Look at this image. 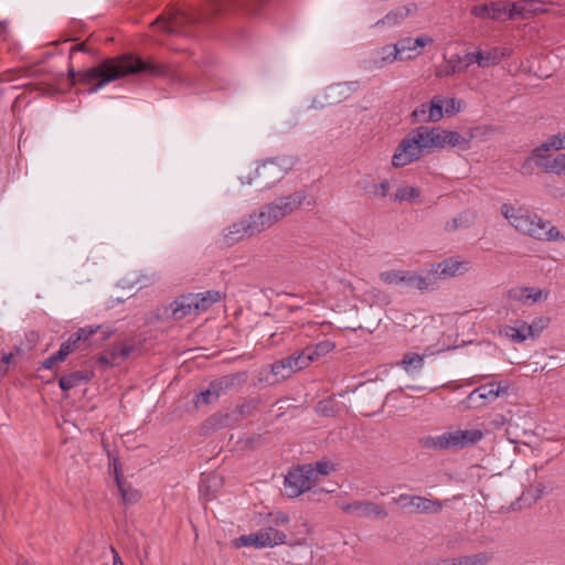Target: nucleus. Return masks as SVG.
<instances>
[{
	"mask_svg": "<svg viewBox=\"0 0 565 565\" xmlns=\"http://www.w3.org/2000/svg\"><path fill=\"white\" fill-rule=\"evenodd\" d=\"M148 75L153 77H170L172 71L168 65L156 62L151 58H142L135 54H122L115 57L104 58L96 66L76 72L71 65L67 70V77L71 85L81 83L93 84L89 93H96L105 85L129 75Z\"/></svg>",
	"mask_w": 565,
	"mask_h": 565,
	"instance_id": "obj_1",
	"label": "nucleus"
},
{
	"mask_svg": "<svg viewBox=\"0 0 565 565\" xmlns=\"http://www.w3.org/2000/svg\"><path fill=\"white\" fill-rule=\"evenodd\" d=\"M267 0H203L200 9L191 11L173 9L169 17L160 15L153 24H162L168 33L181 32L184 28L210 22L227 12L241 11L258 14Z\"/></svg>",
	"mask_w": 565,
	"mask_h": 565,
	"instance_id": "obj_2",
	"label": "nucleus"
},
{
	"mask_svg": "<svg viewBox=\"0 0 565 565\" xmlns=\"http://www.w3.org/2000/svg\"><path fill=\"white\" fill-rule=\"evenodd\" d=\"M501 213L518 232L524 235L548 242L564 239V236L555 226H552L550 222L542 220L536 214H530L508 203L501 205Z\"/></svg>",
	"mask_w": 565,
	"mask_h": 565,
	"instance_id": "obj_3",
	"label": "nucleus"
},
{
	"mask_svg": "<svg viewBox=\"0 0 565 565\" xmlns=\"http://www.w3.org/2000/svg\"><path fill=\"white\" fill-rule=\"evenodd\" d=\"M298 158L292 154L278 156L263 161L253 173L241 177L244 184L255 185L259 189H269L297 164Z\"/></svg>",
	"mask_w": 565,
	"mask_h": 565,
	"instance_id": "obj_4",
	"label": "nucleus"
},
{
	"mask_svg": "<svg viewBox=\"0 0 565 565\" xmlns=\"http://www.w3.org/2000/svg\"><path fill=\"white\" fill-rule=\"evenodd\" d=\"M484 434L480 429H456L437 436H425L419 439V445L428 450L463 449L478 444Z\"/></svg>",
	"mask_w": 565,
	"mask_h": 565,
	"instance_id": "obj_5",
	"label": "nucleus"
},
{
	"mask_svg": "<svg viewBox=\"0 0 565 565\" xmlns=\"http://www.w3.org/2000/svg\"><path fill=\"white\" fill-rule=\"evenodd\" d=\"M114 333L108 326H86L72 333L58 349L61 356L65 359L77 350H87L106 342Z\"/></svg>",
	"mask_w": 565,
	"mask_h": 565,
	"instance_id": "obj_6",
	"label": "nucleus"
},
{
	"mask_svg": "<svg viewBox=\"0 0 565 565\" xmlns=\"http://www.w3.org/2000/svg\"><path fill=\"white\" fill-rule=\"evenodd\" d=\"M380 279L387 285H403L419 291L433 289L435 285V278H431L429 275H419L413 270L391 269L382 271L380 273Z\"/></svg>",
	"mask_w": 565,
	"mask_h": 565,
	"instance_id": "obj_7",
	"label": "nucleus"
},
{
	"mask_svg": "<svg viewBox=\"0 0 565 565\" xmlns=\"http://www.w3.org/2000/svg\"><path fill=\"white\" fill-rule=\"evenodd\" d=\"M311 471L312 463L299 465L288 471L285 477V490L289 498H297L316 486Z\"/></svg>",
	"mask_w": 565,
	"mask_h": 565,
	"instance_id": "obj_8",
	"label": "nucleus"
},
{
	"mask_svg": "<svg viewBox=\"0 0 565 565\" xmlns=\"http://www.w3.org/2000/svg\"><path fill=\"white\" fill-rule=\"evenodd\" d=\"M245 373L228 374L212 381L205 391L198 395L196 404L209 405L216 402L223 394L235 385L245 382Z\"/></svg>",
	"mask_w": 565,
	"mask_h": 565,
	"instance_id": "obj_9",
	"label": "nucleus"
},
{
	"mask_svg": "<svg viewBox=\"0 0 565 565\" xmlns=\"http://www.w3.org/2000/svg\"><path fill=\"white\" fill-rule=\"evenodd\" d=\"M393 502L411 513L437 514L443 510L441 501L420 495L402 493L398 497L393 498Z\"/></svg>",
	"mask_w": 565,
	"mask_h": 565,
	"instance_id": "obj_10",
	"label": "nucleus"
},
{
	"mask_svg": "<svg viewBox=\"0 0 565 565\" xmlns=\"http://www.w3.org/2000/svg\"><path fill=\"white\" fill-rule=\"evenodd\" d=\"M423 148L415 138L413 132H409L397 146L395 153L392 157V164L396 168L405 167L422 157Z\"/></svg>",
	"mask_w": 565,
	"mask_h": 565,
	"instance_id": "obj_11",
	"label": "nucleus"
},
{
	"mask_svg": "<svg viewBox=\"0 0 565 565\" xmlns=\"http://www.w3.org/2000/svg\"><path fill=\"white\" fill-rule=\"evenodd\" d=\"M307 199V193L305 191H296L289 195L280 196L275 201L267 203V207L269 209L271 215L274 216L276 223L284 218L285 216L297 211L302 203Z\"/></svg>",
	"mask_w": 565,
	"mask_h": 565,
	"instance_id": "obj_12",
	"label": "nucleus"
},
{
	"mask_svg": "<svg viewBox=\"0 0 565 565\" xmlns=\"http://www.w3.org/2000/svg\"><path fill=\"white\" fill-rule=\"evenodd\" d=\"M342 511L347 514L356 518H375L385 519L388 513L383 505L366 500H358L351 503H345L341 507Z\"/></svg>",
	"mask_w": 565,
	"mask_h": 565,
	"instance_id": "obj_13",
	"label": "nucleus"
},
{
	"mask_svg": "<svg viewBox=\"0 0 565 565\" xmlns=\"http://www.w3.org/2000/svg\"><path fill=\"white\" fill-rule=\"evenodd\" d=\"M193 299L195 298L192 294L179 296L169 306L163 307L162 316L179 321L190 315H198Z\"/></svg>",
	"mask_w": 565,
	"mask_h": 565,
	"instance_id": "obj_14",
	"label": "nucleus"
},
{
	"mask_svg": "<svg viewBox=\"0 0 565 565\" xmlns=\"http://www.w3.org/2000/svg\"><path fill=\"white\" fill-rule=\"evenodd\" d=\"M531 161H534L535 164L543 169L546 173H555L557 175H565V152L559 153L556 157H551L546 153H541V157H532L523 163L522 168L526 169Z\"/></svg>",
	"mask_w": 565,
	"mask_h": 565,
	"instance_id": "obj_15",
	"label": "nucleus"
},
{
	"mask_svg": "<svg viewBox=\"0 0 565 565\" xmlns=\"http://www.w3.org/2000/svg\"><path fill=\"white\" fill-rule=\"evenodd\" d=\"M359 87V82H342L329 85L323 92V100L328 106L345 100Z\"/></svg>",
	"mask_w": 565,
	"mask_h": 565,
	"instance_id": "obj_16",
	"label": "nucleus"
},
{
	"mask_svg": "<svg viewBox=\"0 0 565 565\" xmlns=\"http://www.w3.org/2000/svg\"><path fill=\"white\" fill-rule=\"evenodd\" d=\"M544 11L542 2L539 0H520L512 2L509 19H526Z\"/></svg>",
	"mask_w": 565,
	"mask_h": 565,
	"instance_id": "obj_17",
	"label": "nucleus"
},
{
	"mask_svg": "<svg viewBox=\"0 0 565 565\" xmlns=\"http://www.w3.org/2000/svg\"><path fill=\"white\" fill-rule=\"evenodd\" d=\"M436 148L457 147L461 150L469 148V139L462 137L458 131H450L436 127Z\"/></svg>",
	"mask_w": 565,
	"mask_h": 565,
	"instance_id": "obj_18",
	"label": "nucleus"
},
{
	"mask_svg": "<svg viewBox=\"0 0 565 565\" xmlns=\"http://www.w3.org/2000/svg\"><path fill=\"white\" fill-rule=\"evenodd\" d=\"M468 262H459L455 258H447L436 265H433L431 273L438 278L454 277L457 274H463L468 270Z\"/></svg>",
	"mask_w": 565,
	"mask_h": 565,
	"instance_id": "obj_19",
	"label": "nucleus"
},
{
	"mask_svg": "<svg viewBox=\"0 0 565 565\" xmlns=\"http://www.w3.org/2000/svg\"><path fill=\"white\" fill-rule=\"evenodd\" d=\"M255 236V233L250 228V223L247 217H244L226 228L224 239L227 245H234L235 243Z\"/></svg>",
	"mask_w": 565,
	"mask_h": 565,
	"instance_id": "obj_20",
	"label": "nucleus"
},
{
	"mask_svg": "<svg viewBox=\"0 0 565 565\" xmlns=\"http://www.w3.org/2000/svg\"><path fill=\"white\" fill-rule=\"evenodd\" d=\"M416 11L417 4L414 2H411L402 7H397L396 9L391 10L384 18L376 21L375 26L397 25Z\"/></svg>",
	"mask_w": 565,
	"mask_h": 565,
	"instance_id": "obj_21",
	"label": "nucleus"
},
{
	"mask_svg": "<svg viewBox=\"0 0 565 565\" xmlns=\"http://www.w3.org/2000/svg\"><path fill=\"white\" fill-rule=\"evenodd\" d=\"M508 386H501V384L490 383L486 385H481L477 387L475 391H472L468 399L470 403H476L477 398L483 399L480 405H484L487 402L494 401L499 395L503 392H507Z\"/></svg>",
	"mask_w": 565,
	"mask_h": 565,
	"instance_id": "obj_22",
	"label": "nucleus"
},
{
	"mask_svg": "<svg viewBox=\"0 0 565 565\" xmlns=\"http://www.w3.org/2000/svg\"><path fill=\"white\" fill-rule=\"evenodd\" d=\"M247 218L255 235L262 233L266 228H269L276 223L266 204L263 205L258 211L250 213Z\"/></svg>",
	"mask_w": 565,
	"mask_h": 565,
	"instance_id": "obj_23",
	"label": "nucleus"
},
{
	"mask_svg": "<svg viewBox=\"0 0 565 565\" xmlns=\"http://www.w3.org/2000/svg\"><path fill=\"white\" fill-rule=\"evenodd\" d=\"M194 297V309L196 313L207 311L214 303L220 302L225 294L220 290H206L204 292L192 294Z\"/></svg>",
	"mask_w": 565,
	"mask_h": 565,
	"instance_id": "obj_24",
	"label": "nucleus"
},
{
	"mask_svg": "<svg viewBox=\"0 0 565 565\" xmlns=\"http://www.w3.org/2000/svg\"><path fill=\"white\" fill-rule=\"evenodd\" d=\"M94 376L92 371H74L68 374H64L58 379V386L64 392H67L74 387L79 386L83 383H88Z\"/></svg>",
	"mask_w": 565,
	"mask_h": 565,
	"instance_id": "obj_25",
	"label": "nucleus"
},
{
	"mask_svg": "<svg viewBox=\"0 0 565 565\" xmlns=\"http://www.w3.org/2000/svg\"><path fill=\"white\" fill-rule=\"evenodd\" d=\"M286 534L273 526L262 527L258 531V545L260 548L274 547L286 543Z\"/></svg>",
	"mask_w": 565,
	"mask_h": 565,
	"instance_id": "obj_26",
	"label": "nucleus"
},
{
	"mask_svg": "<svg viewBox=\"0 0 565 565\" xmlns=\"http://www.w3.org/2000/svg\"><path fill=\"white\" fill-rule=\"evenodd\" d=\"M115 481L118 487L121 500L126 504H135L141 498V494L130 483L124 480L118 468L115 466Z\"/></svg>",
	"mask_w": 565,
	"mask_h": 565,
	"instance_id": "obj_27",
	"label": "nucleus"
},
{
	"mask_svg": "<svg viewBox=\"0 0 565 565\" xmlns=\"http://www.w3.org/2000/svg\"><path fill=\"white\" fill-rule=\"evenodd\" d=\"M504 56L503 51L497 46L488 51L478 50L475 55L477 64L481 68L498 65Z\"/></svg>",
	"mask_w": 565,
	"mask_h": 565,
	"instance_id": "obj_28",
	"label": "nucleus"
},
{
	"mask_svg": "<svg viewBox=\"0 0 565 565\" xmlns=\"http://www.w3.org/2000/svg\"><path fill=\"white\" fill-rule=\"evenodd\" d=\"M542 291L531 287H514L509 290V298L522 303H533L541 299Z\"/></svg>",
	"mask_w": 565,
	"mask_h": 565,
	"instance_id": "obj_29",
	"label": "nucleus"
},
{
	"mask_svg": "<svg viewBox=\"0 0 565 565\" xmlns=\"http://www.w3.org/2000/svg\"><path fill=\"white\" fill-rule=\"evenodd\" d=\"M565 149V131L550 136L542 145L533 149L532 157H541L550 150Z\"/></svg>",
	"mask_w": 565,
	"mask_h": 565,
	"instance_id": "obj_30",
	"label": "nucleus"
},
{
	"mask_svg": "<svg viewBox=\"0 0 565 565\" xmlns=\"http://www.w3.org/2000/svg\"><path fill=\"white\" fill-rule=\"evenodd\" d=\"M396 46L395 44L393 46H384L379 52V57L374 60V65L376 67H382L387 63H392L396 60L399 61H406L415 57V55H412V53H407V55H401L399 53L395 54Z\"/></svg>",
	"mask_w": 565,
	"mask_h": 565,
	"instance_id": "obj_31",
	"label": "nucleus"
},
{
	"mask_svg": "<svg viewBox=\"0 0 565 565\" xmlns=\"http://www.w3.org/2000/svg\"><path fill=\"white\" fill-rule=\"evenodd\" d=\"M475 218L476 216L472 212L463 211L459 213L457 216L447 221L444 228L448 233L462 228H469L473 224Z\"/></svg>",
	"mask_w": 565,
	"mask_h": 565,
	"instance_id": "obj_32",
	"label": "nucleus"
},
{
	"mask_svg": "<svg viewBox=\"0 0 565 565\" xmlns=\"http://www.w3.org/2000/svg\"><path fill=\"white\" fill-rule=\"evenodd\" d=\"M493 559V553L480 552L472 555H463L451 559L450 565H488Z\"/></svg>",
	"mask_w": 565,
	"mask_h": 565,
	"instance_id": "obj_33",
	"label": "nucleus"
},
{
	"mask_svg": "<svg viewBox=\"0 0 565 565\" xmlns=\"http://www.w3.org/2000/svg\"><path fill=\"white\" fill-rule=\"evenodd\" d=\"M423 150L427 148H436V127L419 126L412 131Z\"/></svg>",
	"mask_w": 565,
	"mask_h": 565,
	"instance_id": "obj_34",
	"label": "nucleus"
},
{
	"mask_svg": "<svg viewBox=\"0 0 565 565\" xmlns=\"http://www.w3.org/2000/svg\"><path fill=\"white\" fill-rule=\"evenodd\" d=\"M288 363H291L294 371H301L305 367L309 366L311 362H313V358L310 354V350L306 347L301 351H298L294 354H290L286 358Z\"/></svg>",
	"mask_w": 565,
	"mask_h": 565,
	"instance_id": "obj_35",
	"label": "nucleus"
},
{
	"mask_svg": "<svg viewBox=\"0 0 565 565\" xmlns=\"http://www.w3.org/2000/svg\"><path fill=\"white\" fill-rule=\"evenodd\" d=\"M270 372L276 377L271 384L276 383L279 380H286L295 373L291 363L286 361V358L274 362L270 365Z\"/></svg>",
	"mask_w": 565,
	"mask_h": 565,
	"instance_id": "obj_36",
	"label": "nucleus"
},
{
	"mask_svg": "<svg viewBox=\"0 0 565 565\" xmlns=\"http://www.w3.org/2000/svg\"><path fill=\"white\" fill-rule=\"evenodd\" d=\"M512 2H503V1H493L489 3V8L491 10V20L494 21H504L510 20V8Z\"/></svg>",
	"mask_w": 565,
	"mask_h": 565,
	"instance_id": "obj_37",
	"label": "nucleus"
},
{
	"mask_svg": "<svg viewBox=\"0 0 565 565\" xmlns=\"http://www.w3.org/2000/svg\"><path fill=\"white\" fill-rule=\"evenodd\" d=\"M505 335L516 342H523L529 337H534L533 327L524 323L523 328L507 327Z\"/></svg>",
	"mask_w": 565,
	"mask_h": 565,
	"instance_id": "obj_38",
	"label": "nucleus"
},
{
	"mask_svg": "<svg viewBox=\"0 0 565 565\" xmlns=\"http://www.w3.org/2000/svg\"><path fill=\"white\" fill-rule=\"evenodd\" d=\"M444 98L441 96H434L427 107V118L429 121L436 122L444 116Z\"/></svg>",
	"mask_w": 565,
	"mask_h": 565,
	"instance_id": "obj_39",
	"label": "nucleus"
},
{
	"mask_svg": "<svg viewBox=\"0 0 565 565\" xmlns=\"http://www.w3.org/2000/svg\"><path fill=\"white\" fill-rule=\"evenodd\" d=\"M307 348L310 350V354L312 355L313 361H317L326 354L330 353L335 348V344L330 340H323L315 345H307Z\"/></svg>",
	"mask_w": 565,
	"mask_h": 565,
	"instance_id": "obj_40",
	"label": "nucleus"
},
{
	"mask_svg": "<svg viewBox=\"0 0 565 565\" xmlns=\"http://www.w3.org/2000/svg\"><path fill=\"white\" fill-rule=\"evenodd\" d=\"M231 424L232 417L230 414H214L205 420L204 427H209L216 430L223 427H227Z\"/></svg>",
	"mask_w": 565,
	"mask_h": 565,
	"instance_id": "obj_41",
	"label": "nucleus"
},
{
	"mask_svg": "<svg viewBox=\"0 0 565 565\" xmlns=\"http://www.w3.org/2000/svg\"><path fill=\"white\" fill-rule=\"evenodd\" d=\"M334 465L328 460H320L312 465V479L315 484L319 481V476H328L331 471H334Z\"/></svg>",
	"mask_w": 565,
	"mask_h": 565,
	"instance_id": "obj_42",
	"label": "nucleus"
},
{
	"mask_svg": "<svg viewBox=\"0 0 565 565\" xmlns=\"http://www.w3.org/2000/svg\"><path fill=\"white\" fill-rule=\"evenodd\" d=\"M399 364L406 370V371H411L412 369L414 370H419L423 367V364H424V358L417 353H406L404 355V358L402 359V361L399 362Z\"/></svg>",
	"mask_w": 565,
	"mask_h": 565,
	"instance_id": "obj_43",
	"label": "nucleus"
},
{
	"mask_svg": "<svg viewBox=\"0 0 565 565\" xmlns=\"http://www.w3.org/2000/svg\"><path fill=\"white\" fill-rule=\"evenodd\" d=\"M420 195V191L418 188H415V186H402V188H398L395 195H394V200L395 201H399V202H403V201H413L417 198H419Z\"/></svg>",
	"mask_w": 565,
	"mask_h": 565,
	"instance_id": "obj_44",
	"label": "nucleus"
},
{
	"mask_svg": "<svg viewBox=\"0 0 565 565\" xmlns=\"http://www.w3.org/2000/svg\"><path fill=\"white\" fill-rule=\"evenodd\" d=\"M258 532L256 533H250V534H247V535H241L239 537L235 539L234 541V545L236 547H242V546H254L256 548H260L259 545H258Z\"/></svg>",
	"mask_w": 565,
	"mask_h": 565,
	"instance_id": "obj_45",
	"label": "nucleus"
},
{
	"mask_svg": "<svg viewBox=\"0 0 565 565\" xmlns=\"http://www.w3.org/2000/svg\"><path fill=\"white\" fill-rule=\"evenodd\" d=\"M471 14L479 19H491L489 3H481L471 8Z\"/></svg>",
	"mask_w": 565,
	"mask_h": 565,
	"instance_id": "obj_46",
	"label": "nucleus"
},
{
	"mask_svg": "<svg viewBox=\"0 0 565 565\" xmlns=\"http://www.w3.org/2000/svg\"><path fill=\"white\" fill-rule=\"evenodd\" d=\"M427 107H428V103H424L413 110L412 117L414 118V121H416V122H428L429 121L427 118V115H428Z\"/></svg>",
	"mask_w": 565,
	"mask_h": 565,
	"instance_id": "obj_47",
	"label": "nucleus"
},
{
	"mask_svg": "<svg viewBox=\"0 0 565 565\" xmlns=\"http://www.w3.org/2000/svg\"><path fill=\"white\" fill-rule=\"evenodd\" d=\"M395 54L399 53L401 55H407L406 52L416 51L415 47H412V38H406L398 41L396 44Z\"/></svg>",
	"mask_w": 565,
	"mask_h": 565,
	"instance_id": "obj_48",
	"label": "nucleus"
},
{
	"mask_svg": "<svg viewBox=\"0 0 565 565\" xmlns=\"http://www.w3.org/2000/svg\"><path fill=\"white\" fill-rule=\"evenodd\" d=\"M447 61L448 65H451V72L461 73L467 70L459 54L451 55Z\"/></svg>",
	"mask_w": 565,
	"mask_h": 565,
	"instance_id": "obj_49",
	"label": "nucleus"
},
{
	"mask_svg": "<svg viewBox=\"0 0 565 565\" xmlns=\"http://www.w3.org/2000/svg\"><path fill=\"white\" fill-rule=\"evenodd\" d=\"M99 364L111 366L117 364V350L113 348L109 354H102L97 358Z\"/></svg>",
	"mask_w": 565,
	"mask_h": 565,
	"instance_id": "obj_50",
	"label": "nucleus"
},
{
	"mask_svg": "<svg viewBox=\"0 0 565 565\" xmlns=\"http://www.w3.org/2000/svg\"><path fill=\"white\" fill-rule=\"evenodd\" d=\"M113 348H116L117 350V360H126L135 350L134 345H127V344H115Z\"/></svg>",
	"mask_w": 565,
	"mask_h": 565,
	"instance_id": "obj_51",
	"label": "nucleus"
},
{
	"mask_svg": "<svg viewBox=\"0 0 565 565\" xmlns=\"http://www.w3.org/2000/svg\"><path fill=\"white\" fill-rule=\"evenodd\" d=\"M64 356H61L60 351L49 356L46 360L42 362V366L47 370H52L55 364L65 361Z\"/></svg>",
	"mask_w": 565,
	"mask_h": 565,
	"instance_id": "obj_52",
	"label": "nucleus"
},
{
	"mask_svg": "<svg viewBox=\"0 0 565 565\" xmlns=\"http://www.w3.org/2000/svg\"><path fill=\"white\" fill-rule=\"evenodd\" d=\"M371 191L374 195L385 198L390 190V182L387 180L382 181L380 184H373Z\"/></svg>",
	"mask_w": 565,
	"mask_h": 565,
	"instance_id": "obj_53",
	"label": "nucleus"
},
{
	"mask_svg": "<svg viewBox=\"0 0 565 565\" xmlns=\"http://www.w3.org/2000/svg\"><path fill=\"white\" fill-rule=\"evenodd\" d=\"M433 39L426 35L418 36L417 39H412V47L417 50L418 47H424L426 44L431 43ZM419 54V51H416L415 56Z\"/></svg>",
	"mask_w": 565,
	"mask_h": 565,
	"instance_id": "obj_54",
	"label": "nucleus"
},
{
	"mask_svg": "<svg viewBox=\"0 0 565 565\" xmlns=\"http://www.w3.org/2000/svg\"><path fill=\"white\" fill-rule=\"evenodd\" d=\"M257 403L254 401H249L247 403L242 404L238 407V412L241 417H245L252 414V412L256 408Z\"/></svg>",
	"mask_w": 565,
	"mask_h": 565,
	"instance_id": "obj_55",
	"label": "nucleus"
},
{
	"mask_svg": "<svg viewBox=\"0 0 565 565\" xmlns=\"http://www.w3.org/2000/svg\"><path fill=\"white\" fill-rule=\"evenodd\" d=\"M273 522L275 525H284L289 522V516L286 513L278 512L274 515Z\"/></svg>",
	"mask_w": 565,
	"mask_h": 565,
	"instance_id": "obj_56",
	"label": "nucleus"
},
{
	"mask_svg": "<svg viewBox=\"0 0 565 565\" xmlns=\"http://www.w3.org/2000/svg\"><path fill=\"white\" fill-rule=\"evenodd\" d=\"M476 52H467L461 55L462 63H465L466 68H468L471 64L477 63V58L475 57Z\"/></svg>",
	"mask_w": 565,
	"mask_h": 565,
	"instance_id": "obj_57",
	"label": "nucleus"
},
{
	"mask_svg": "<svg viewBox=\"0 0 565 565\" xmlns=\"http://www.w3.org/2000/svg\"><path fill=\"white\" fill-rule=\"evenodd\" d=\"M456 74V72H451V65H446L445 67L443 68H439L436 73V76L437 77H448V76H451Z\"/></svg>",
	"mask_w": 565,
	"mask_h": 565,
	"instance_id": "obj_58",
	"label": "nucleus"
},
{
	"mask_svg": "<svg viewBox=\"0 0 565 565\" xmlns=\"http://www.w3.org/2000/svg\"><path fill=\"white\" fill-rule=\"evenodd\" d=\"M77 51L86 52L87 49H86L85 43H81V44L72 46L70 50V57H72L73 53L77 52Z\"/></svg>",
	"mask_w": 565,
	"mask_h": 565,
	"instance_id": "obj_59",
	"label": "nucleus"
},
{
	"mask_svg": "<svg viewBox=\"0 0 565 565\" xmlns=\"http://www.w3.org/2000/svg\"><path fill=\"white\" fill-rule=\"evenodd\" d=\"M111 552H113V555H114V557H113V565H125L124 562L121 561L118 552L114 547H111Z\"/></svg>",
	"mask_w": 565,
	"mask_h": 565,
	"instance_id": "obj_60",
	"label": "nucleus"
},
{
	"mask_svg": "<svg viewBox=\"0 0 565 565\" xmlns=\"http://www.w3.org/2000/svg\"><path fill=\"white\" fill-rule=\"evenodd\" d=\"M446 114L450 115L455 113V99H450L445 109Z\"/></svg>",
	"mask_w": 565,
	"mask_h": 565,
	"instance_id": "obj_61",
	"label": "nucleus"
},
{
	"mask_svg": "<svg viewBox=\"0 0 565 565\" xmlns=\"http://www.w3.org/2000/svg\"><path fill=\"white\" fill-rule=\"evenodd\" d=\"M544 490H545L544 486L539 484V486L536 487V495L534 497V500L540 499V498L543 495Z\"/></svg>",
	"mask_w": 565,
	"mask_h": 565,
	"instance_id": "obj_62",
	"label": "nucleus"
},
{
	"mask_svg": "<svg viewBox=\"0 0 565 565\" xmlns=\"http://www.w3.org/2000/svg\"><path fill=\"white\" fill-rule=\"evenodd\" d=\"M319 327L322 329V332H326V330H330L332 328V324L331 322H322Z\"/></svg>",
	"mask_w": 565,
	"mask_h": 565,
	"instance_id": "obj_63",
	"label": "nucleus"
},
{
	"mask_svg": "<svg viewBox=\"0 0 565 565\" xmlns=\"http://www.w3.org/2000/svg\"><path fill=\"white\" fill-rule=\"evenodd\" d=\"M17 565H34V564L30 563L29 561L22 559V561H19Z\"/></svg>",
	"mask_w": 565,
	"mask_h": 565,
	"instance_id": "obj_64",
	"label": "nucleus"
}]
</instances>
